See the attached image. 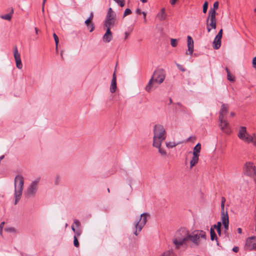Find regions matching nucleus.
Wrapping results in <instances>:
<instances>
[{
	"label": "nucleus",
	"mask_w": 256,
	"mask_h": 256,
	"mask_svg": "<svg viewBox=\"0 0 256 256\" xmlns=\"http://www.w3.org/2000/svg\"><path fill=\"white\" fill-rule=\"evenodd\" d=\"M132 13V11L130 8H126L124 13V17Z\"/></svg>",
	"instance_id": "obj_38"
},
{
	"label": "nucleus",
	"mask_w": 256,
	"mask_h": 256,
	"mask_svg": "<svg viewBox=\"0 0 256 256\" xmlns=\"http://www.w3.org/2000/svg\"><path fill=\"white\" fill-rule=\"evenodd\" d=\"M166 78V72L163 69L156 70L150 80L145 90L148 92H150L152 88H156L157 86L154 83L161 84L163 82Z\"/></svg>",
	"instance_id": "obj_1"
},
{
	"label": "nucleus",
	"mask_w": 256,
	"mask_h": 256,
	"mask_svg": "<svg viewBox=\"0 0 256 256\" xmlns=\"http://www.w3.org/2000/svg\"><path fill=\"white\" fill-rule=\"evenodd\" d=\"M40 179L38 178L32 181L26 190V193L28 196H34L36 194L38 188Z\"/></svg>",
	"instance_id": "obj_9"
},
{
	"label": "nucleus",
	"mask_w": 256,
	"mask_h": 256,
	"mask_svg": "<svg viewBox=\"0 0 256 256\" xmlns=\"http://www.w3.org/2000/svg\"><path fill=\"white\" fill-rule=\"evenodd\" d=\"M150 217L148 213L144 212L140 215V218L138 220L134 222L135 231L134 234L138 236V231L140 232L147 222V218Z\"/></svg>",
	"instance_id": "obj_6"
},
{
	"label": "nucleus",
	"mask_w": 256,
	"mask_h": 256,
	"mask_svg": "<svg viewBox=\"0 0 256 256\" xmlns=\"http://www.w3.org/2000/svg\"><path fill=\"white\" fill-rule=\"evenodd\" d=\"M136 12L138 14H142V12H141L140 10V9H139V8L136 9Z\"/></svg>",
	"instance_id": "obj_51"
},
{
	"label": "nucleus",
	"mask_w": 256,
	"mask_h": 256,
	"mask_svg": "<svg viewBox=\"0 0 256 256\" xmlns=\"http://www.w3.org/2000/svg\"><path fill=\"white\" fill-rule=\"evenodd\" d=\"M142 3H146L147 2L148 0H140Z\"/></svg>",
	"instance_id": "obj_59"
},
{
	"label": "nucleus",
	"mask_w": 256,
	"mask_h": 256,
	"mask_svg": "<svg viewBox=\"0 0 256 256\" xmlns=\"http://www.w3.org/2000/svg\"><path fill=\"white\" fill-rule=\"evenodd\" d=\"M219 122L220 127L221 130L226 134H230V131L228 127V122L224 118H222L221 120H219Z\"/></svg>",
	"instance_id": "obj_14"
},
{
	"label": "nucleus",
	"mask_w": 256,
	"mask_h": 256,
	"mask_svg": "<svg viewBox=\"0 0 256 256\" xmlns=\"http://www.w3.org/2000/svg\"><path fill=\"white\" fill-rule=\"evenodd\" d=\"M116 3H117L120 6L123 7L125 4L124 0H114Z\"/></svg>",
	"instance_id": "obj_32"
},
{
	"label": "nucleus",
	"mask_w": 256,
	"mask_h": 256,
	"mask_svg": "<svg viewBox=\"0 0 256 256\" xmlns=\"http://www.w3.org/2000/svg\"><path fill=\"white\" fill-rule=\"evenodd\" d=\"M72 230L74 232H76V230H75V228H74V225H73V224L72 226Z\"/></svg>",
	"instance_id": "obj_56"
},
{
	"label": "nucleus",
	"mask_w": 256,
	"mask_h": 256,
	"mask_svg": "<svg viewBox=\"0 0 256 256\" xmlns=\"http://www.w3.org/2000/svg\"><path fill=\"white\" fill-rule=\"evenodd\" d=\"M4 230L9 232H16V230L12 227L6 228Z\"/></svg>",
	"instance_id": "obj_33"
},
{
	"label": "nucleus",
	"mask_w": 256,
	"mask_h": 256,
	"mask_svg": "<svg viewBox=\"0 0 256 256\" xmlns=\"http://www.w3.org/2000/svg\"><path fill=\"white\" fill-rule=\"evenodd\" d=\"M36 34H38V29L36 28H34Z\"/></svg>",
	"instance_id": "obj_60"
},
{
	"label": "nucleus",
	"mask_w": 256,
	"mask_h": 256,
	"mask_svg": "<svg viewBox=\"0 0 256 256\" xmlns=\"http://www.w3.org/2000/svg\"><path fill=\"white\" fill-rule=\"evenodd\" d=\"M187 42L188 53L186 52V54L192 55L194 52V40L190 36H188L187 37Z\"/></svg>",
	"instance_id": "obj_15"
},
{
	"label": "nucleus",
	"mask_w": 256,
	"mask_h": 256,
	"mask_svg": "<svg viewBox=\"0 0 256 256\" xmlns=\"http://www.w3.org/2000/svg\"><path fill=\"white\" fill-rule=\"evenodd\" d=\"M206 240V232L203 230H195L191 233L188 232V242H192L196 246L200 244V238Z\"/></svg>",
	"instance_id": "obj_5"
},
{
	"label": "nucleus",
	"mask_w": 256,
	"mask_h": 256,
	"mask_svg": "<svg viewBox=\"0 0 256 256\" xmlns=\"http://www.w3.org/2000/svg\"><path fill=\"white\" fill-rule=\"evenodd\" d=\"M170 102H172V99H170Z\"/></svg>",
	"instance_id": "obj_63"
},
{
	"label": "nucleus",
	"mask_w": 256,
	"mask_h": 256,
	"mask_svg": "<svg viewBox=\"0 0 256 256\" xmlns=\"http://www.w3.org/2000/svg\"><path fill=\"white\" fill-rule=\"evenodd\" d=\"M177 0H170V3L172 5H174L176 4Z\"/></svg>",
	"instance_id": "obj_50"
},
{
	"label": "nucleus",
	"mask_w": 256,
	"mask_h": 256,
	"mask_svg": "<svg viewBox=\"0 0 256 256\" xmlns=\"http://www.w3.org/2000/svg\"><path fill=\"white\" fill-rule=\"evenodd\" d=\"M90 22L91 20L88 18L85 21V24L88 27L90 26Z\"/></svg>",
	"instance_id": "obj_47"
},
{
	"label": "nucleus",
	"mask_w": 256,
	"mask_h": 256,
	"mask_svg": "<svg viewBox=\"0 0 256 256\" xmlns=\"http://www.w3.org/2000/svg\"><path fill=\"white\" fill-rule=\"evenodd\" d=\"M218 4L219 3L218 2H215L213 5V8H210V10H216L218 8Z\"/></svg>",
	"instance_id": "obj_42"
},
{
	"label": "nucleus",
	"mask_w": 256,
	"mask_h": 256,
	"mask_svg": "<svg viewBox=\"0 0 256 256\" xmlns=\"http://www.w3.org/2000/svg\"><path fill=\"white\" fill-rule=\"evenodd\" d=\"M170 44L172 47H176L177 46V40L176 39L172 38L170 40Z\"/></svg>",
	"instance_id": "obj_35"
},
{
	"label": "nucleus",
	"mask_w": 256,
	"mask_h": 256,
	"mask_svg": "<svg viewBox=\"0 0 256 256\" xmlns=\"http://www.w3.org/2000/svg\"><path fill=\"white\" fill-rule=\"evenodd\" d=\"M188 230L184 228H181L176 232L172 239V242L176 248L178 249L188 244Z\"/></svg>",
	"instance_id": "obj_2"
},
{
	"label": "nucleus",
	"mask_w": 256,
	"mask_h": 256,
	"mask_svg": "<svg viewBox=\"0 0 256 256\" xmlns=\"http://www.w3.org/2000/svg\"><path fill=\"white\" fill-rule=\"evenodd\" d=\"M198 161V156H193L192 160L190 162V167L192 168Z\"/></svg>",
	"instance_id": "obj_25"
},
{
	"label": "nucleus",
	"mask_w": 256,
	"mask_h": 256,
	"mask_svg": "<svg viewBox=\"0 0 256 256\" xmlns=\"http://www.w3.org/2000/svg\"><path fill=\"white\" fill-rule=\"evenodd\" d=\"M180 142L176 143L174 142H166V146L168 148H172L180 144Z\"/></svg>",
	"instance_id": "obj_30"
},
{
	"label": "nucleus",
	"mask_w": 256,
	"mask_h": 256,
	"mask_svg": "<svg viewBox=\"0 0 256 256\" xmlns=\"http://www.w3.org/2000/svg\"><path fill=\"white\" fill-rule=\"evenodd\" d=\"M46 0H43V2H42V12L44 11V4H45V2Z\"/></svg>",
	"instance_id": "obj_54"
},
{
	"label": "nucleus",
	"mask_w": 256,
	"mask_h": 256,
	"mask_svg": "<svg viewBox=\"0 0 256 256\" xmlns=\"http://www.w3.org/2000/svg\"><path fill=\"white\" fill-rule=\"evenodd\" d=\"M210 240H216L217 241V236L214 232L213 228L212 227L210 229Z\"/></svg>",
	"instance_id": "obj_27"
},
{
	"label": "nucleus",
	"mask_w": 256,
	"mask_h": 256,
	"mask_svg": "<svg viewBox=\"0 0 256 256\" xmlns=\"http://www.w3.org/2000/svg\"><path fill=\"white\" fill-rule=\"evenodd\" d=\"M91 26H92V28H91V30H90V32H92V31H93L94 29V27L93 26V24H91Z\"/></svg>",
	"instance_id": "obj_57"
},
{
	"label": "nucleus",
	"mask_w": 256,
	"mask_h": 256,
	"mask_svg": "<svg viewBox=\"0 0 256 256\" xmlns=\"http://www.w3.org/2000/svg\"><path fill=\"white\" fill-rule=\"evenodd\" d=\"M74 233H75V235L74 236H76V238H78L81 235L82 230H80V229L77 230Z\"/></svg>",
	"instance_id": "obj_39"
},
{
	"label": "nucleus",
	"mask_w": 256,
	"mask_h": 256,
	"mask_svg": "<svg viewBox=\"0 0 256 256\" xmlns=\"http://www.w3.org/2000/svg\"><path fill=\"white\" fill-rule=\"evenodd\" d=\"M226 70L227 73L228 80L230 82H234V77L230 74V72L228 68H226Z\"/></svg>",
	"instance_id": "obj_26"
},
{
	"label": "nucleus",
	"mask_w": 256,
	"mask_h": 256,
	"mask_svg": "<svg viewBox=\"0 0 256 256\" xmlns=\"http://www.w3.org/2000/svg\"><path fill=\"white\" fill-rule=\"evenodd\" d=\"M252 66L256 70V56L252 60Z\"/></svg>",
	"instance_id": "obj_44"
},
{
	"label": "nucleus",
	"mask_w": 256,
	"mask_h": 256,
	"mask_svg": "<svg viewBox=\"0 0 256 256\" xmlns=\"http://www.w3.org/2000/svg\"><path fill=\"white\" fill-rule=\"evenodd\" d=\"M216 12L214 10H210L208 12L209 20H216Z\"/></svg>",
	"instance_id": "obj_22"
},
{
	"label": "nucleus",
	"mask_w": 256,
	"mask_h": 256,
	"mask_svg": "<svg viewBox=\"0 0 256 256\" xmlns=\"http://www.w3.org/2000/svg\"><path fill=\"white\" fill-rule=\"evenodd\" d=\"M200 149L201 145L200 143H198L194 148L193 156H198Z\"/></svg>",
	"instance_id": "obj_24"
},
{
	"label": "nucleus",
	"mask_w": 256,
	"mask_h": 256,
	"mask_svg": "<svg viewBox=\"0 0 256 256\" xmlns=\"http://www.w3.org/2000/svg\"><path fill=\"white\" fill-rule=\"evenodd\" d=\"M124 34H125V39H126L128 38V35L130 34L128 32H126Z\"/></svg>",
	"instance_id": "obj_53"
},
{
	"label": "nucleus",
	"mask_w": 256,
	"mask_h": 256,
	"mask_svg": "<svg viewBox=\"0 0 256 256\" xmlns=\"http://www.w3.org/2000/svg\"><path fill=\"white\" fill-rule=\"evenodd\" d=\"M238 234H242V228H238Z\"/></svg>",
	"instance_id": "obj_55"
},
{
	"label": "nucleus",
	"mask_w": 256,
	"mask_h": 256,
	"mask_svg": "<svg viewBox=\"0 0 256 256\" xmlns=\"http://www.w3.org/2000/svg\"><path fill=\"white\" fill-rule=\"evenodd\" d=\"M228 112V104H223L221 106V108L219 112L218 120H221L224 118Z\"/></svg>",
	"instance_id": "obj_13"
},
{
	"label": "nucleus",
	"mask_w": 256,
	"mask_h": 256,
	"mask_svg": "<svg viewBox=\"0 0 256 256\" xmlns=\"http://www.w3.org/2000/svg\"><path fill=\"white\" fill-rule=\"evenodd\" d=\"M154 136L152 146H159L166 138V132L164 126L158 124H156L153 130Z\"/></svg>",
	"instance_id": "obj_3"
},
{
	"label": "nucleus",
	"mask_w": 256,
	"mask_h": 256,
	"mask_svg": "<svg viewBox=\"0 0 256 256\" xmlns=\"http://www.w3.org/2000/svg\"><path fill=\"white\" fill-rule=\"evenodd\" d=\"M250 139H251V140H250V142H252L254 145L256 146V138L251 136Z\"/></svg>",
	"instance_id": "obj_43"
},
{
	"label": "nucleus",
	"mask_w": 256,
	"mask_h": 256,
	"mask_svg": "<svg viewBox=\"0 0 256 256\" xmlns=\"http://www.w3.org/2000/svg\"><path fill=\"white\" fill-rule=\"evenodd\" d=\"M142 14H143L144 18V20L146 21V12H142Z\"/></svg>",
	"instance_id": "obj_52"
},
{
	"label": "nucleus",
	"mask_w": 256,
	"mask_h": 256,
	"mask_svg": "<svg viewBox=\"0 0 256 256\" xmlns=\"http://www.w3.org/2000/svg\"><path fill=\"white\" fill-rule=\"evenodd\" d=\"M230 115L232 116H234L235 115V114L234 112H231Z\"/></svg>",
	"instance_id": "obj_58"
},
{
	"label": "nucleus",
	"mask_w": 256,
	"mask_h": 256,
	"mask_svg": "<svg viewBox=\"0 0 256 256\" xmlns=\"http://www.w3.org/2000/svg\"><path fill=\"white\" fill-rule=\"evenodd\" d=\"M162 143H160L159 146H153L154 148H158V152L163 157H166L167 156V152L162 148H161Z\"/></svg>",
	"instance_id": "obj_23"
},
{
	"label": "nucleus",
	"mask_w": 256,
	"mask_h": 256,
	"mask_svg": "<svg viewBox=\"0 0 256 256\" xmlns=\"http://www.w3.org/2000/svg\"><path fill=\"white\" fill-rule=\"evenodd\" d=\"M67 226H68V224H66V227Z\"/></svg>",
	"instance_id": "obj_64"
},
{
	"label": "nucleus",
	"mask_w": 256,
	"mask_h": 256,
	"mask_svg": "<svg viewBox=\"0 0 256 256\" xmlns=\"http://www.w3.org/2000/svg\"><path fill=\"white\" fill-rule=\"evenodd\" d=\"M93 17H94V14H93V12H92L89 16V18H88V19H90V20H92L93 18Z\"/></svg>",
	"instance_id": "obj_49"
},
{
	"label": "nucleus",
	"mask_w": 256,
	"mask_h": 256,
	"mask_svg": "<svg viewBox=\"0 0 256 256\" xmlns=\"http://www.w3.org/2000/svg\"><path fill=\"white\" fill-rule=\"evenodd\" d=\"M14 204H16L21 198L24 184V178L21 175H18L14 178Z\"/></svg>",
	"instance_id": "obj_4"
},
{
	"label": "nucleus",
	"mask_w": 256,
	"mask_h": 256,
	"mask_svg": "<svg viewBox=\"0 0 256 256\" xmlns=\"http://www.w3.org/2000/svg\"><path fill=\"white\" fill-rule=\"evenodd\" d=\"M221 226H222L221 222H218L216 224H214L212 226L214 228H216L219 236H220V234H221V230H220Z\"/></svg>",
	"instance_id": "obj_29"
},
{
	"label": "nucleus",
	"mask_w": 256,
	"mask_h": 256,
	"mask_svg": "<svg viewBox=\"0 0 256 256\" xmlns=\"http://www.w3.org/2000/svg\"><path fill=\"white\" fill-rule=\"evenodd\" d=\"M117 88L116 86V75L115 72L112 75V78L111 82V84L110 86V92L112 93H114L116 91Z\"/></svg>",
	"instance_id": "obj_17"
},
{
	"label": "nucleus",
	"mask_w": 256,
	"mask_h": 256,
	"mask_svg": "<svg viewBox=\"0 0 256 256\" xmlns=\"http://www.w3.org/2000/svg\"><path fill=\"white\" fill-rule=\"evenodd\" d=\"M177 66L182 72H184L185 70V69L183 68L180 64H177Z\"/></svg>",
	"instance_id": "obj_48"
},
{
	"label": "nucleus",
	"mask_w": 256,
	"mask_h": 256,
	"mask_svg": "<svg viewBox=\"0 0 256 256\" xmlns=\"http://www.w3.org/2000/svg\"><path fill=\"white\" fill-rule=\"evenodd\" d=\"M238 138L245 142L250 143L251 140V136L249 135L246 132L245 126H240L238 134Z\"/></svg>",
	"instance_id": "obj_10"
},
{
	"label": "nucleus",
	"mask_w": 256,
	"mask_h": 256,
	"mask_svg": "<svg viewBox=\"0 0 256 256\" xmlns=\"http://www.w3.org/2000/svg\"><path fill=\"white\" fill-rule=\"evenodd\" d=\"M244 249L247 252L256 251V236H250L246 239Z\"/></svg>",
	"instance_id": "obj_8"
},
{
	"label": "nucleus",
	"mask_w": 256,
	"mask_h": 256,
	"mask_svg": "<svg viewBox=\"0 0 256 256\" xmlns=\"http://www.w3.org/2000/svg\"><path fill=\"white\" fill-rule=\"evenodd\" d=\"M112 38V33L110 31V28H107L105 34L102 37V40L105 42H109Z\"/></svg>",
	"instance_id": "obj_18"
},
{
	"label": "nucleus",
	"mask_w": 256,
	"mask_h": 256,
	"mask_svg": "<svg viewBox=\"0 0 256 256\" xmlns=\"http://www.w3.org/2000/svg\"><path fill=\"white\" fill-rule=\"evenodd\" d=\"M1 18L2 19L10 20L12 18V14H4V16H2Z\"/></svg>",
	"instance_id": "obj_31"
},
{
	"label": "nucleus",
	"mask_w": 256,
	"mask_h": 256,
	"mask_svg": "<svg viewBox=\"0 0 256 256\" xmlns=\"http://www.w3.org/2000/svg\"><path fill=\"white\" fill-rule=\"evenodd\" d=\"M221 220L225 228V231L227 230L228 228L229 220L228 212L226 210V214H221Z\"/></svg>",
	"instance_id": "obj_16"
},
{
	"label": "nucleus",
	"mask_w": 256,
	"mask_h": 256,
	"mask_svg": "<svg viewBox=\"0 0 256 256\" xmlns=\"http://www.w3.org/2000/svg\"><path fill=\"white\" fill-rule=\"evenodd\" d=\"M207 24V30L208 32H210L211 30V28L216 29V20H209V18L206 20Z\"/></svg>",
	"instance_id": "obj_20"
},
{
	"label": "nucleus",
	"mask_w": 256,
	"mask_h": 256,
	"mask_svg": "<svg viewBox=\"0 0 256 256\" xmlns=\"http://www.w3.org/2000/svg\"><path fill=\"white\" fill-rule=\"evenodd\" d=\"M60 55H61V57H62V58H63V56H62V52H61V53H60Z\"/></svg>",
	"instance_id": "obj_61"
},
{
	"label": "nucleus",
	"mask_w": 256,
	"mask_h": 256,
	"mask_svg": "<svg viewBox=\"0 0 256 256\" xmlns=\"http://www.w3.org/2000/svg\"><path fill=\"white\" fill-rule=\"evenodd\" d=\"M226 202V198L224 197L222 198L221 200V214H226V212L224 211V203Z\"/></svg>",
	"instance_id": "obj_28"
},
{
	"label": "nucleus",
	"mask_w": 256,
	"mask_h": 256,
	"mask_svg": "<svg viewBox=\"0 0 256 256\" xmlns=\"http://www.w3.org/2000/svg\"><path fill=\"white\" fill-rule=\"evenodd\" d=\"M74 244L75 247L78 248L80 246L78 238L76 236L74 237Z\"/></svg>",
	"instance_id": "obj_34"
},
{
	"label": "nucleus",
	"mask_w": 256,
	"mask_h": 256,
	"mask_svg": "<svg viewBox=\"0 0 256 256\" xmlns=\"http://www.w3.org/2000/svg\"><path fill=\"white\" fill-rule=\"evenodd\" d=\"M4 222H1V224H0V234H2V228H3V226H4Z\"/></svg>",
	"instance_id": "obj_45"
},
{
	"label": "nucleus",
	"mask_w": 256,
	"mask_h": 256,
	"mask_svg": "<svg viewBox=\"0 0 256 256\" xmlns=\"http://www.w3.org/2000/svg\"><path fill=\"white\" fill-rule=\"evenodd\" d=\"M53 36H54V41L56 42V49H57L58 44V36H56V34L55 33H54L53 34Z\"/></svg>",
	"instance_id": "obj_37"
},
{
	"label": "nucleus",
	"mask_w": 256,
	"mask_h": 256,
	"mask_svg": "<svg viewBox=\"0 0 256 256\" xmlns=\"http://www.w3.org/2000/svg\"><path fill=\"white\" fill-rule=\"evenodd\" d=\"M14 54L16 67L18 69H22V64L21 61L20 54H19L16 46L14 48Z\"/></svg>",
	"instance_id": "obj_12"
},
{
	"label": "nucleus",
	"mask_w": 256,
	"mask_h": 256,
	"mask_svg": "<svg viewBox=\"0 0 256 256\" xmlns=\"http://www.w3.org/2000/svg\"><path fill=\"white\" fill-rule=\"evenodd\" d=\"M213 48L215 50L218 49L221 45V39L216 38L214 39Z\"/></svg>",
	"instance_id": "obj_21"
},
{
	"label": "nucleus",
	"mask_w": 256,
	"mask_h": 256,
	"mask_svg": "<svg viewBox=\"0 0 256 256\" xmlns=\"http://www.w3.org/2000/svg\"><path fill=\"white\" fill-rule=\"evenodd\" d=\"M208 8V2H205L203 5V12L206 13Z\"/></svg>",
	"instance_id": "obj_36"
},
{
	"label": "nucleus",
	"mask_w": 256,
	"mask_h": 256,
	"mask_svg": "<svg viewBox=\"0 0 256 256\" xmlns=\"http://www.w3.org/2000/svg\"><path fill=\"white\" fill-rule=\"evenodd\" d=\"M116 18V14L113 11L111 8L108 10L104 20V26L110 28L114 24Z\"/></svg>",
	"instance_id": "obj_7"
},
{
	"label": "nucleus",
	"mask_w": 256,
	"mask_h": 256,
	"mask_svg": "<svg viewBox=\"0 0 256 256\" xmlns=\"http://www.w3.org/2000/svg\"><path fill=\"white\" fill-rule=\"evenodd\" d=\"M74 224H75L76 226V227H79L80 225V221L77 219L74 220Z\"/></svg>",
	"instance_id": "obj_40"
},
{
	"label": "nucleus",
	"mask_w": 256,
	"mask_h": 256,
	"mask_svg": "<svg viewBox=\"0 0 256 256\" xmlns=\"http://www.w3.org/2000/svg\"><path fill=\"white\" fill-rule=\"evenodd\" d=\"M108 192H110V189L108 188Z\"/></svg>",
	"instance_id": "obj_62"
},
{
	"label": "nucleus",
	"mask_w": 256,
	"mask_h": 256,
	"mask_svg": "<svg viewBox=\"0 0 256 256\" xmlns=\"http://www.w3.org/2000/svg\"><path fill=\"white\" fill-rule=\"evenodd\" d=\"M245 173L246 175L256 177V168L252 163L247 162L246 164Z\"/></svg>",
	"instance_id": "obj_11"
},
{
	"label": "nucleus",
	"mask_w": 256,
	"mask_h": 256,
	"mask_svg": "<svg viewBox=\"0 0 256 256\" xmlns=\"http://www.w3.org/2000/svg\"><path fill=\"white\" fill-rule=\"evenodd\" d=\"M222 30L221 29L218 32V34L216 36V38L222 39Z\"/></svg>",
	"instance_id": "obj_41"
},
{
	"label": "nucleus",
	"mask_w": 256,
	"mask_h": 256,
	"mask_svg": "<svg viewBox=\"0 0 256 256\" xmlns=\"http://www.w3.org/2000/svg\"><path fill=\"white\" fill-rule=\"evenodd\" d=\"M238 250H239V248L238 246H234L232 248V251L234 252H238Z\"/></svg>",
	"instance_id": "obj_46"
},
{
	"label": "nucleus",
	"mask_w": 256,
	"mask_h": 256,
	"mask_svg": "<svg viewBox=\"0 0 256 256\" xmlns=\"http://www.w3.org/2000/svg\"><path fill=\"white\" fill-rule=\"evenodd\" d=\"M167 14L165 12V8H162L160 11L156 14V18L160 21H163L166 19Z\"/></svg>",
	"instance_id": "obj_19"
}]
</instances>
